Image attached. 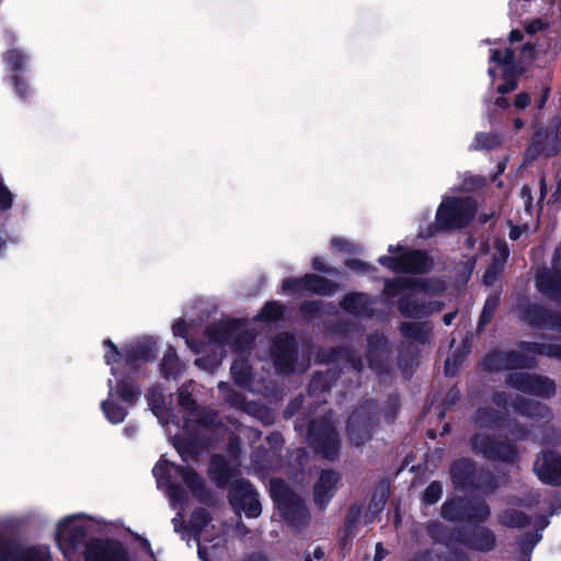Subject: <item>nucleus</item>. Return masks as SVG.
I'll return each mask as SVG.
<instances>
[{"label":"nucleus","instance_id":"obj_47","mask_svg":"<svg viewBox=\"0 0 561 561\" xmlns=\"http://www.w3.org/2000/svg\"><path fill=\"white\" fill-rule=\"evenodd\" d=\"M461 500H451L444 504L443 516L448 519H456L459 517L458 510L461 507Z\"/></svg>","mask_w":561,"mask_h":561},{"label":"nucleus","instance_id":"obj_9","mask_svg":"<svg viewBox=\"0 0 561 561\" xmlns=\"http://www.w3.org/2000/svg\"><path fill=\"white\" fill-rule=\"evenodd\" d=\"M229 502L233 510L240 514L244 513L250 518L261 514V505L252 485L245 481H237L229 493Z\"/></svg>","mask_w":561,"mask_h":561},{"label":"nucleus","instance_id":"obj_29","mask_svg":"<svg viewBox=\"0 0 561 561\" xmlns=\"http://www.w3.org/2000/svg\"><path fill=\"white\" fill-rule=\"evenodd\" d=\"M270 351H298L295 335L288 331L277 333Z\"/></svg>","mask_w":561,"mask_h":561},{"label":"nucleus","instance_id":"obj_18","mask_svg":"<svg viewBox=\"0 0 561 561\" xmlns=\"http://www.w3.org/2000/svg\"><path fill=\"white\" fill-rule=\"evenodd\" d=\"M339 482V476L334 471H322L314 486V501L323 507L333 496Z\"/></svg>","mask_w":561,"mask_h":561},{"label":"nucleus","instance_id":"obj_31","mask_svg":"<svg viewBox=\"0 0 561 561\" xmlns=\"http://www.w3.org/2000/svg\"><path fill=\"white\" fill-rule=\"evenodd\" d=\"M318 451L325 458H333L339 448L337 435L334 431H330L325 438L318 444Z\"/></svg>","mask_w":561,"mask_h":561},{"label":"nucleus","instance_id":"obj_60","mask_svg":"<svg viewBox=\"0 0 561 561\" xmlns=\"http://www.w3.org/2000/svg\"><path fill=\"white\" fill-rule=\"evenodd\" d=\"M524 38V35L522 33V31L517 30V28H514L508 34V41L514 44V43H518V42H522Z\"/></svg>","mask_w":561,"mask_h":561},{"label":"nucleus","instance_id":"obj_62","mask_svg":"<svg viewBox=\"0 0 561 561\" xmlns=\"http://www.w3.org/2000/svg\"><path fill=\"white\" fill-rule=\"evenodd\" d=\"M542 27H543L542 22L540 20H537L526 26V32L528 34H534L537 32V30H542Z\"/></svg>","mask_w":561,"mask_h":561},{"label":"nucleus","instance_id":"obj_64","mask_svg":"<svg viewBox=\"0 0 561 561\" xmlns=\"http://www.w3.org/2000/svg\"><path fill=\"white\" fill-rule=\"evenodd\" d=\"M457 316L456 311L447 312L443 316V322L445 325H450Z\"/></svg>","mask_w":561,"mask_h":561},{"label":"nucleus","instance_id":"obj_11","mask_svg":"<svg viewBox=\"0 0 561 561\" xmlns=\"http://www.w3.org/2000/svg\"><path fill=\"white\" fill-rule=\"evenodd\" d=\"M508 381L515 388L539 397H549L554 390L553 382L548 378L533 376L526 373L511 374Z\"/></svg>","mask_w":561,"mask_h":561},{"label":"nucleus","instance_id":"obj_55","mask_svg":"<svg viewBox=\"0 0 561 561\" xmlns=\"http://www.w3.org/2000/svg\"><path fill=\"white\" fill-rule=\"evenodd\" d=\"M331 245L333 249L350 252L351 251V243L344 239L334 238L331 240Z\"/></svg>","mask_w":561,"mask_h":561},{"label":"nucleus","instance_id":"obj_10","mask_svg":"<svg viewBox=\"0 0 561 561\" xmlns=\"http://www.w3.org/2000/svg\"><path fill=\"white\" fill-rule=\"evenodd\" d=\"M271 492L285 518L293 520L295 514L305 516L306 510L301 500L291 494L282 481H272Z\"/></svg>","mask_w":561,"mask_h":561},{"label":"nucleus","instance_id":"obj_17","mask_svg":"<svg viewBox=\"0 0 561 561\" xmlns=\"http://www.w3.org/2000/svg\"><path fill=\"white\" fill-rule=\"evenodd\" d=\"M106 351H119L111 339L103 341ZM160 348V339L154 335L136 336L127 341L121 351H158Z\"/></svg>","mask_w":561,"mask_h":561},{"label":"nucleus","instance_id":"obj_21","mask_svg":"<svg viewBox=\"0 0 561 561\" xmlns=\"http://www.w3.org/2000/svg\"><path fill=\"white\" fill-rule=\"evenodd\" d=\"M236 463H228L224 457L215 456L211 459L209 473L211 479L220 486L225 485L234 474Z\"/></svg>","mask_w":561,"mask_h":561},{"label":"nucleus","instance_id":"obj_2","mask_svg":"<svg viewBox=\"0 0 561 561\" xmlns=\"http://www.w3.org/2000/svg\"><path fill=\"white\" fill-rule=\"evenodd\" d=\"M152 473L156 477L159 489L168 491L174 506L186 502L188 497L202 495V483L198 476L191 469L181 468L161 457L153 467Z\"/></svg>","mask_w":561,"mask_h":561},{"label":"nucleus","instance_id":"obj_16","mask_svg":"<svg viewBox=\"0 0 561 561\" xmlns=\"http://www.w3.org/2000/svg\"><path fill=\"white\" fill-rule=\"evenodd\" d=\"M339 307L346 313L355 317L365 314L371 316L370 299L366 293L351 291L345 294L339 301Z\"/></svg>","mask_w":561,"mask_h":561},{"label":"nucleus","instance_id":"obj_14","mask_svg":"<svg viewBox=\"0 0 561 561\" xmlns=\"http://www.w3.org/2000/svg\"><path fill=\"white\" fill-rule=\"evenodd\" d=\"M473 448L489 458L512 460L515 454L510 444L491 442L489 436L478 434L473 439Z\"/></svg>","mask_w":561,"mask_h":561},{"label":"nucleus","instance_id":"obj_43","mask_svg":"<svg viewBox=\"0 0 561 561\" xmlns=\"http://www.w3.org/2000/svg\"><path fill=\"white\" fill-rule=\"evenodd\" d=\"M127 353H108L106 356V363L112 366V373L113 375H116L118 367L124 366V368H127L129 365L128 358L125 357Z\"/></svg>","mask_w":561,"mask_h":561},{"label":"nucleus","instance_id":"obj_58","mask_svg":"<svg viewBox=\"0 0 561 561\" xmlns=\"http://www.w3.org/2000/svg\"><path fill=\"white\" fill-rule=\"evenodd\" d=\"M486 268L490 270L491 272H493L494 274L500 275L504 270V264H502L500 261L492 257L491 262Z\"/></svg>","mask_w":561,"mask_h":561},{"label":"nucleus","instance_id":"obj_20","mask_svg":"<svg viewBox=\"0 0 561 561\" xmlns=\"http://www.w3.org/2000/svg\"><path fill=\"white\" fill-rule=\"evenodd\" d=\"M306 291L320 296H330L339 289V284L320 275L305 274Z\"/></svg>","mask_w":561,"mask_h":561},{"label":"nucleus","instance_id":"obj_26","mask_svg":"<svg viewBox=\"0 0 561 561\" xmlns=\"http://www.w3.org/2000/svg\"><path fill=\"white\" fill-rule=\"evenodd\" d=\"M473 473L472 463L462 459L455 462L451 467L453 481L457 486H465L471 481V474Z\"/></svg>","mask_w":561,"mask_h":561},{"label":"nucleus","instance_id":"obj_57","mask_svg":"<svg viewBox=\"0 0 561 561\" xmlns=\"http://www.w3.org/2000/svg\"><path fill=\"white\" fill-rule=\"evenodd\" d=\"M515 54L512 48H506L502 54V66H511L514 62Z\"/></svg>","mask_w":561,"mask_h":561},{"label":"nucleus","instance_id":"obj_61","mask_svg":"<svg viewBox=\"0 0 561 561\" xmlns=\"http://www.w3.org/2000/svg\"><path fill=\"white\" fill-rule=\"evenodd\" d=\"M490 61L502 65V51L499 48L490 50Z\"/></svg>","mask_w":561,"mask_h":561},{"label":"nucleus","instance_id":"obj_53","mask_svg":"<svg viewBox=\"0 0 561 561\" xmlns=\"http://www.w3.org/2000/svg\"><path fill=\"white\" fill-rule=\"evenodd\" d=\"M477 421L481 426L488 425V423H495L494 414L484 410L478 411Z\"/></svg>","mask_w":561,"mask_h":561},{"label":"nucleus","instance_id":"obj_6","mask_svg":"<svg viewBox=\"0 0 561 561\" xmlns=\"http://www.w3.org/2000/svg\"><path fill=\"white\" fill-rule=\"evenodd\" d=\"M378 263L397 274L423 275L433 270L434 262L426 250L409 249L399 255H382Z\"/></svg>","mask_w":561,"mask_h":561},{"label":"nucleus","instance_id":"obj_15","mask_svg":"<svg viewBox=\"0 0 561 561\" xmlns=\"http://www.w3.org/2000/svg\"><path fill=\"white\" fill-rule=\"evenodd\" d=\"M371 430V419L368 417L366 409L355 411L348 420L347 431L351 442L360 446L368 439Z\"/></svg>","mask_w":561,"mask_h":561},{"label":"nucleus","instance_id":"obj_46","mask_svg":"<svg viewBox=\"0 0 561 561\" xmlns=\"http://www.w3.org/2000/svg\"><path fill=\"white\" fill-rule=\"evenodd\" d=\"M219 353H204V355L196 359L198 366H203L205 369L211 370L217 367L221 359L217 356Z\"/></svg>","mask_w":561,"mask_h":561},{"label":"nucleus","instance_id":"obj_49","mask_svg":"<svg viewBox=\"0 0 561 561\" xmlns=\"http://www.w3.org/2000/svg\"><path fill=\"white\" fill-rule=\"evenodd\" d=\"M492 257H494L495 260L500 261L502 264L505 265L510 257V249L505 241H499L495 243V253L493 254Z\"/></svg>","mask_w":561,"mask_h":561},{"label":"nucleus","instance_id":"obj_4","mask_svg":"<svg viewBox=\"0 0 561 561\" xmlns=\"http://www.w3.org/2000/svg\"><path fill=\"white\" fill-rule=\"evenodd\" d=\"M478 204L472 196L446 197L439 204L435 221L426 228V237L466 228L474 219Z\"/></svg>","mask_w":561,"mask_h":561},{"label":"nucleus","instance_id":"obj_19","mask_svg":"<svg viewBox=\"0 0 561 561\" xmlns=\"http://www.w3.org/2000/svg\"><path fill=\"white\" fill-rule=\"evenodd\" d=\"M427 305L413 294H405L398 300V310L404 318L421 319L427 314Z\"/></svg>","mask_w":561,"mask_h":561},{"label":"nucleus","instance_id":"obj_28","mask_svg":"<svg viewBox=\"0 0 561 561\" xmlns=\"http://www.w3.org/2000/svg\"><path fill=\"white\" fill-rule=\"evenodd\" d=\"M495 542L493 534L484 528L476 530L468 541V545L477 550L488 551L493 548Z\"/></svg>","mask_w":561,"mask_h":561},{"label":"nucleus","instance_id":"obj_30","mask_svg":"<svg viewBox=\"0 0 561 561\" xmlns=\"http://www.w3.org/2000/svg\"><path fill=\"white\" fill-rule=\"evenodd\" d=\"M231 374L234 381L241 386L247 387L251 379V369L245 359H237L231 366Z\"/></svg>","mask_w":561,"mask_h":561},{"label":"nucleus","instance_id":"obj_7","mask_svg":"<svg viewBox=\"0 0 561 561\" xmlns=\"http://www.w3.org/2000/svg\"><path fill=\"white\" fill-rule=\"evenodd\" d=\"M108 386L110 394L102 402V410L111 423L117 424L124 421L126 411L123 407L116 404V398H121L126 403H131L138 397V390L129 383L117 382V391L114 392L112 380H108Z\"/></svg>","mask_w":561,"mask_h":561},{"label":"nucleus","instance_id":"obj_32","mask_svg":"<svg viewBox=\"0 0 561 561\" xmlns=\"http://www.w3.org/2000/svg\"><path fill=\"white\" fill-rule=\"evenodd\" d=\"M323 306L321 300H304L299 305V311L304 319L313 320L323 313Z\"/></svg>","mask_w":561,"mask_h":561},{"label":"nucleus","instance_id":"obj_1","mask_svg":"<svg viewBox=\"0 0 561 561\" xmlns=\"http://www.w3.org/2000/svg\"><path fill=\"white\" fill-rule=\"evenodd\" d=\"M84 536L85 522L81 515L66 517L57 526L56 540L69 560H73L76 552L83 549L85 561H130L121 543L100 539L84 542Z\"/></svg>","mask_w":561,"mask_h":561},{"label":"nucleus","instance_id":"obj_52","mask_svg":"<svg viewBox=\"0 0 561 561\" xmlns=\"http://www.w3.org/2000/svg\"><path fill=\"white\" fill-rule=\"evenodd\" d=\"M530 104V95L528 92H520L516 95L514 105L519 108L524 110Z\"/></svg>","mask_w":561,"mask_h":561},{"label":"nucleus","instance_id":"obj_13","mask_svg":"<svg viewBox=\"0 0 561 561\" xmlns=\"http://www.w3.org/2000/svg\"><path fill=\"white\" fill-rule=\"evenodd\" d=\"M538 478L546 483H558L561 479V456L556 453H542L535 462Z\"/></svg>","mask_w":561,"mask_h":561},{"label":"nucleus","instance_id":"obj_3","mask_svg":"<svg viewBox=\"0 0 561 561\" xmlns=\"http://www.w3.org/2000/svg\"><path fill=\"white\" fill-rule=\"evenodd\" d=\"M208 345L230 351H252L255 343V333L247 327L244 319L226 318L210 322L203 332Z\"/></svg>","mask_w":561,"mask_h":561},{"label":"nucleus","instance_id":"obj_39","mask_svg":"<svg viewBox=\"0 0 561 561\" xmlns=\"http://www.w3.org/2000/svg\"><path fill=\"white\" fill-rule=\"evenodd\" d=\"M551 136L547 144V157L551 158L557 156L561 150V133L559 130V126H556L553 129H550Z\"/></svg>","mask_w":561,"mask_h":561},{"label":"nucleus","instance_id":"obj_22","mask_svg":"<svg viewBox=\"0 0 561 561\" xmlns=\"http://www.w3.org/2000/svg\"><path fill=\"white\" fill-rule=\"evenodd\" d=\"M286 307L278 300L266 301L253 318L255 322L272 323L284 320Z\"/></svg>","mask_w":561,"mask_h":561},{"label":"nucleus","instance_id":"obj_41","mask_svg":"<svg viewBox=\"0 0 561 561\" xmlns=\"http://www.w3.org/2000/svg\"><path fill=\"white\" fill-rule=\"evenodd\" d=\"M311 267L313 271L329 274L331 276H339L341 272L329 264L321 256H313L311 260Z\"/></svg>","mask_w":561,"mask_h":561},{"label":"nucleus","instance_id":"obj_35","mask_svg":"<svg viewBox=\"0 0 561 561\" xmlns=\"http://www.w3.org/2000/svg\"><path fill=\"white\" fill-rule=\"evenodd\" d=\"M501 522L506 526L518 528L525 526L528 523V518L524 513L512 510L506 511L502 515Z\"/></svg>","mask_w":561,"mask_h":561},{"label":"nucleus","instance_id":"obj_36","mask_svg":"<svg viewBox=\"0 0 561 561\" xmlns=\"http://www.w3.org/2000/svg\"><path fill=\"white\" fill-rule=\"evenodd\" d=\"M499 305V298L496 296L489 297L483 306V309L481 311L480 318H479V325H485L491 322V320L494 317L495 310Z\"/></svg>","mask_w":561,"mask_h":561},{"label":"nucleus","instance_id":"obj_34","mask_svg":"<svg viewBox=\"0 0 561 561\" xmlns=\"http://www.w3.org/2000/svg\"><path fill=\"white\" fill-rule=\"evenodd\" d=\"M472 146L474 149L493 150L500 146V138L497 135L491 133H477Z\"/></svg>","mask_w":561,"mask_h":561},{"label":"nucleus","instance_id":"obj_12","mask_svg":"<svg viewBox=\"0 0 561 561\" xmlns=\"http://www.w3.org/2000/svg\"><path fill=\"white\" fill-rule=\"evenodd\" d=\"M536 288L548 300L561 305V271L545 268L537 273Z\"/></svg>","mask_w":561,"mask_h":561},{"label":"nucleus","instance_id":"obj_8","mask_svg":"<svg viewBox=\"0 0 561 561\" xmlns=\"http://www.w3.org/2000/svg\"><path fill=\"white\" fill-rule=\"evenodd\" d=\"M524 321L536 330H551L561 333V312L533 302L522 310Z\"/></svg>","mask_w":561,"mask_h":561},{"label":"nucleus","instance_id":"obj_56","mask_svg":"<svg viewBox=\"0 0 561 561\" xmlns=\"http://www.w3.org/2000/svg\"><path fill=\"white\" fill-rule=\"evenodd\" d=\"M516 409L518 411H520L522 413H525L529 416H533V415H536L537 413L535 412V410L538 409V407L534 403H530V402H523L522 405H517Z\"/></svg>","mask_w":561,"mask_h":561},{"label":"nucleus","instance_id":"obj_44","mask_svg":"<svg viewBox=\"0 0 561 561\" xmlns=\"http://www.w3.org/2000/svg\"><path fill=\"white\" fill-rule=\"evenodd\" d=\"M462 362V353H453L449 355L445 360V374L449 376L455 375Z\"/></svg>","mask_w":561,"mask_h":561},{"label":"nucleus","instance_id":"obj_50","mask_svg":"<svg viewBox=\"0 0 561 561\" xmlns=\"http://www.w3.org/2000/svg\"><path fill=\"white\" fill-rule=\"evenodd\" d=\"M520 351H561V345H545L537 343H520Z\"/></svg>","mask_w":561,"mask_h":561},{"label":"nucleus","instance_id":"obj_25","mask_svg":"<svg viewBox=\"0 0 561 561\" xmlns=\"http://www.w3.org/2000/svg\"><path fill=\"white\" fill-rule=\"evenodd\" d=\"M402 335L421 343H425L430 339V330L423 322H403L400 325Z\"/></svg>","mask_w":561,"mask_h":561},{"label":"nucleus","instance_id":"obj_40","mask_svg":"<svg viewBox=\"0 0 561 561\" xmlns=\"http://www.w3.org/2000/svg\"><path fill=\"white\" fill-rule=\"evenodd\" d=\"M344 265L346 267H348L350 270L352 271H355L357 272L358 274H368L373 271H375V267L369 264V263H366L359 259H356V257H352V259H346L344 261Z\"/></svg>","mask_w":561,"mask_h":561},{"label":"nucleus","instance_id":"obj_37","mask_svg":"<svg viewBox=\"0 0 561 561\" xmlns=\"http://www.w3.org/2000/svg\"><path fill=\"white\" fill-rule=\"evenodd\" d=\"M4 61L9 69L14 72V75H20L24 67V56L18 50H9L4 56Z\"/></svg>","mask_w":561,"mask_h":561},{"label":"nucleus","instance_id":"obj_23","mask_svg":"<svg viewBox=\"0 0 561 561\" xmlns=\"http://www.w3.org/2000/svg\"><path fill=\"white\" fill-rule=\"evenodd\" d=\"M172 333L174 336L181 337L185 341L188 351H202L204 341L191 336L190 324L183 318L174 321L172 324Z\"/></svg>","mask_w":561,"mask_h":561},{"label":"nucleus","instance_id":"obj_42","mask_svg":"<svg viewBox=\"0 0 561 561\" xmlns=\"http://www.w3.org/2000/svg\"><path fill=\"white\" fill-rule=\"evenodd\" d=\"M517 88V79L514 77L513 73L508 71H504L503 73V83L499 84L496 88V91L505 95L512 91H514Z\"/></svg>","mask_w":561,"mask_h":561},{"label":"nucleus","instance_id":"obj_54","mask_svg":"<svg viewBox=\"0 0 561 561\" xmlns=\"http://www.w3.org/2000/svg\"><path fill=\"white\" fill-rule=\"evenodd\" d=\"M520 353H499V352L490 353L489 356L485 359V364L489 363V362H494L496 359L510 360L512 357H515V356H517Z\"/></svg>","mask_w":561,"mask_h":561},{"label":"nucleus","instance_id":"obj_24","mask_svg":"<svg viewBox=\"0 0 561 561\" xmlns=\"http://www.w3.org/2000/svg\"><path fill=\"white\" fill-rule=\"evenodd\" d=\"M551 133L548 128L538 129L527 148V153L531 156V159L538 158L540 154H545L547 157V144L550 139Z\"/></svg>","mask_w":561,"mask_h":561},{"label":"nucleus","instance_id":"obj_59","mask_svg":"<svg viewBox=\"0 0 561 561\" xmlns=\"http://www.w3.org/2000/svg\"><path fill=\"white\" fill-rule=\"evenodd\" d=\"M497 275L499 274H494L493 272H491L490 270L486 268L484 274H483V283H484V285L492 286L494 284V282L496 280Z\"/></svg>","mask_w":561,"mask_h":561},{"label":"nucleus","instance_id":"obj_38","mask_svg":"<svg viewBox=\"0 0 561 561\" xmlns=\"http://www.w3.org/2000/svg\"><path fill=\"white\" fill-rule=\"evenodd\" d=\"M282 289L287 294H297L306 290L305 275L301 277H286L282 282Z\"/></svg>","mask_w":561,"mask_h":561},{"label":"nucleus","instance_id":"obj_5","mask_svg":"<svg viewBox=\"0 0 561 561\" xmlns=\"http://www.w3.org/2000/svg\"><path fill=\"white\" fill-rule=\"evenodd\" d=\"M190 526L197 536L199 558L203 561H213L226 545V534L216 530V526L210 524L208 514L204 510L194 512Z\"/></svg>","mask_w":561,"mask_h":561},{"label":"nucleus","instance_id":"obj_63","mask_svg":"<svg viewBox=\"0 0 561 561\" xmlns=\"http://www.w3.org/2000/svg\"><path fill=\"white\" fill-rule=\"evenodd\" d=\"M494 104L502 110H506L510 105L507 99L502 94L495 99Z\"/></svg>","mask_w":561,"mask_h":561},{"label":"nucleus","instance_id":"obj_27","mask_svg":"<svg viewBox=\"0 0 561 561\" xmlns=\"http://www.w3.org/2000/svg\"><path fill=\"white\" fill-rule=\"evenodd\" d=\"M416 282L407 277H396L385 282L383 293L386 296L394 298L408 289L414 288Z\"/></svg>","mask_w":561,"mask_h":561},{"label":"nucleus","instance_id":"obj_51","mask_svg":"<svg viewBox=\"0 0 561 561\" xmlns=\"http://www.w3.org/2000/svg\"><path fill=\"white\" fill-rule=\"evenodd\" d=\"M179 403L186 410L194 409L195 402L192 396L186 390H180L179 392Z\"/></svg>","mask_w":561,"mask_h":561},{"label":"nucleus","instance_id":"obj_48","mask_svg":"<svg viewBox=\"0 0 561 561\" xmlns=\"http://www.w3.org/2000/svg\"><path fill=\"white\" fill-rule=\"evenodd\" d=\"M13 85L16 94L21 99H26L28 94V84L26 80L21 75H13L12 77Z\"/></svg>","mask_w":561,"mask_h":561},{"label":"nucleus","instance_id":"obj_45","mask_svg":"<svg viewBox=\"0 0 561 561\" xmlns=\"http://www.w3.org/2000/svg\"><path fill=\"white\" fill-rule=\"evenodd\" d=\"M443 493V488L438 482H432L424 492V501L428 504L436 503Z\"/></svg>","mask_w":561,"mask_h":561},{"label":"nucleus","instance_id":"obj_33","mask_svg":"<svg viewBox=\"0 0 561 561\" xmlns=\"http://www.w3.org/2000/svg\"><path fill=\"white\" fill-rule=\"evenodd\" d=\"M15 561H49V551L46 547L27 548L16 556Z\"/></svg>","mask_w":561,"mask_h":561}]
</instances>
